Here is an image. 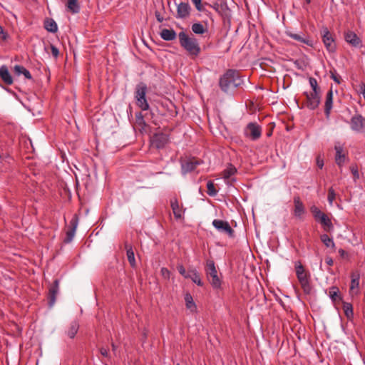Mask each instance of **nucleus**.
Segmentation results:
<instances>
[{
    "label": "nucleus",
    "mask_w": 365,
    "mask_h": 365,
    "mask_svg": "<svg viewBox=\"0 0 365 365\" xmlns=\"http://www.w3.org/2000/svg\"><path fill=\"white\" fill-rule=\"evenodd\" d=\"M242 83V80L238 72L231 69L221 76L219 82L220 88L225 93H227L230 89L240 86Z\"/></svg>",
    "instance_id": "1"
},
{
    "label": "nucleus",
    "mask_w": 365,
    "mask_h": 365,
    "mask_svg": "<svg viewBox=\"0 0 365 365\" xmlns=\"http://www.w3.org/2000/svg\"><path fill=\"white\" fill-rule=\"evenodd\" d=\"M205 272L207 279L213 289H219L222 287V274L218 272L215 263L212 259L206 260Z\"/></svg>",
    "instance_id": "2"
},
{
    "label": "nucleus",
    "mask_w": 365,
    "mask_h": 365,
    "mask_svg": "<svg viewBox=\"0 0 365 365\" xmlns=\"http://www.w3.org/2000/svg\"><path fill=\"white\" fill-rule=\"evenodd\" d=\"M180 46L186 50L188 53L193 56H197L200 53V47L198 41L194 36H190L184 31L178 34Z\"/></svg>",
    "instance_id": "3"
},
{
    "label": "nucleus",
    "mask_w": 365,
    "mask_h": 365,
    "mask_svg": "<svg viewBox=\"0 0 365 365\" xmlns=\"http://www.w3.org/2000/svg\"><path fill=\"white\" fill-rule=\"evenodd\" d=\"M147 86L143 83H140L136 86L135 91V99L136 105L142 110H148L150 108L146 99Z\"/></svg>",
    "instance_id": "4"
},
{
    "label": "nucleus",
    "mask_w": 365,
    "mask_h": 365,
    "mask_svg": "<svg viewBox=\"0 0 365 365\" xmlns=\"http://www.w3.org/2000/svg\"><path fill=\"white\" fill-rule=\"evenodd\" d=\"M297 277L301 284L303 291L305 293H309L311 287L309 284V279L307 273L305 272L303 265L300 262H297L295 264Z\"/></svg>",
    "instance_id": "5"
},
{
    "label": "nucleus",
    "mask_w": 365,
    "mask_h": 365,
    "mask_svg": "<svg viewBox=\"0 0 365 365\" xmlns=\"http://www.w3.org/2000/svg\"><path fill=\"white\" fill-rule=\"evenodd\" d=\"M262 127L256 123H249L244 128V135L250 140H257L262 135Z\"/></svg>",
    "instance_id": "6"
},
{
    "label": "nucleus",
    "mask_w": 365,
    "mask_h": 365,
    "mask_svg": "<svg viewBox=\"0 0 365 365\" xmlns=\"http://www.w3.org/2000/svg\"><path fill=\"white\" fill-rule=\"evenodd\" d=\"M214 227L220 232L225 233L230 237H233L234 230L227 221L215 219L212 221Z\"/></svg>",
    "instance_id": "7"
},
{
    "label": "nucleus",
    "mask_w": 365,
    "mask_h": 365,
    "mask_svg": "<svg viewBox=\"0 0 365 365\" xmlns=\"http://www.w3.org/2000/svg\"><path fill=\"white\" fill-rule=\"evenodd\" d=\"M59 292V280L55 279L53 284L48 288V303L50 307H52L56 303L57 295Z\"/></svg>",
    "instance_id": "8"
},
{
    "label": "nucleus",
    "mask_w": 365,
    "mask_h": 365,
    "mask_svg": "<svg viewBox=\"0 0 365 365\" xmlns=\"http://www.w3.org/2000/svg\"><path fill=\"white\" fill-rule=\"evenodd\" d=\"M322 41L324 43L325 47L329 52H333L335 51L336 46L334 43V38L332 35L329 31L327 28H324L322 31Z\"/></svg>",
    "instance_id": "9"
},
{
    "label": "nucleus",
    "mask_w": 365,
    "mask_h": 365,
    "mask_svg": "<svg viewBox=\"0 0 365 365\" xmlns=\"http://www.w3.org/2000/svg\"><path fill=\"white\" fill-rule=\"evenodd\" d=\"M168 142L169 136L163 133H155L152 138V144L158 149L163 148Z\"/></svg>",
    "instance_id": "10"
},
{
    "label": "nucleus",
    "mask_w": 365,
    "mask_h": 365,
    "mask_svg": "<svg viewBox=\"0 0 365 365\" xmlns=\"http://www.w3.org/2000/svg\"><path fill=\"white\" fill-rule=\"evenodd\" d=\"M78 224V217L76 215H73L71 220L70 221V226L68 230L66 231V237L64 239L65 243L71 242L75 235L77 227Z\"/></svg>",
    "instance_id": "11"
},
{
    "label": "nucleus",
    "mask_w": 365,
    "mask_h": 365,
    "mask_svg": "<svg viewBox=\"0 0 365 365\" xmlns=\"http://www.w3.org/2000/svg\"><path fill=\"white\" fill-rule=\"evenodd\" d=\"M307 101L305 106L310 110L316 109L320 103V96L317 93H306Z\"/></svg>",
    "instance_id": "12"
},
{
    "label": "nucleus",
    "mask_w": 365,
    "mask_h": 365,
    "mask_svg": "<svg viewBox=\"0 0 365 365\" xmlns=\"http://www.w3.org/2000/svg\"><path fill=\"white\" fill-rule=\"evenodd\" d=\"M350 125L353 130L361 132L365 128V118L361 115H355L351 118Z\"/></svg>",
    "instance_id": "13"
},
{
    "label": "nucleus",
    "mask_w": 365,
    "mask_h": 365,
    "mask_svg": "<svg viewBox=\"0 0 365 365\" xmlns=\"http://www.w3.org/2000/svg\"><path fill=\"white\" fill-rule=\"evenodd\" d=\"M286 34L288 36H289L290 38H292V39H294L298 42L304 43V44L310 46H312V45H313L312 40L310 39L309 37L306 36L302 32H300L299 34H294L291 31H287Z\"/></svg>",
    "instance_id": "14"
},
{
    "label": "nucleus",
    "mask_w": 365,
    "mask_h": 365,
    "mask_svg": "<svg viewBox=\"0 0 365 365\" xmlns=\"http://www.w3.org/2000/svg\"><path fill=\"white\" fill-rule=\"evenodd\" d=\"M344 38L348 43L354 47L360 48L362 46L360 38L351 31H348L344 34Z\"/></svg>",
    "instance_id": "15"
},
{
    "label": "nucleus",
    "mask_w": 365,
    "mask_h": 365,
    "mask_svg": "<svg viewBox=\"0 0 365 365\" xmlns=\"http://www.w3.org/2000/svg\"><path fill=\"white\" fill-rule=\"evenodd\" d=\"M191 7L188 3L181 2L177 5V16L178 19H185L190 15Z\"/></svg>",
    "instance_id": "16"
},
{
    "label": "nucleus",
    "mask_w": 365,
    "mask_h": 365,
    "mask_svg": "<svg viewBox=\"0 0 365 365\" xmlns=\"http://www.w3.org/2000/svg\"><path fill=\"white\" fill-rule=\"evenodd\" d=\"M294 215L297 218L301 220L303 215L305 213V207L299 197L297 196L294 197Z\"/></svg>",
    "instance_id": "17"
},
{
    "label": "nucleus",
    "mask_w": 365,
    "mask_h": 365,
    "mask_svg": "<svg viewBox=\"0 0 365 365\" xmlns=\"http://www.w3.org/2000/svg\"><path fill=\"white\" fill-rule=\"evenodd\" d=\"M200 164V162L195 159H190L183 163L181 165L182 173L185 175L187 173L193 171L196 167Z\"/></svg>",
    "instance_id": "18"
},
{
    "label": "nucleus",
    "mask_w": 365,
    "mask_h": 365,
    "mask_svg": "<svg viewBox=\"0 0 365 365\" xmlns=\"http://www.w3.org/2000/svg\"><path fill=\"white\" fill-rule=\"evenodd\" d=\"M0 78L6 85L10 86L14 83L12 76L10 73L7 66L6 65H2L0 67Z\"/></svg>",
    "instance_id": "19"
},
{
    "label": "nucleus",
    "mask_w": 365,
    "mask_h": 365,
    "mask_svg": "<svg viewBox=\"0 0 365 365\" xmlns=\"http://www.w3.org/2000/svg\"><path fill=\"white\" fill-rule=\"evenodd\" d=\"M79 329V323L76 320L71 322L65 330V334L70 339H73Z\"/></svg>",
    "instance_id": "20"
},
{
    "label": "nucleus",
    "mask_w": 365,
    "mask_h": 365,
    "mask_svg": "<svg viewBox=\"0 0 365 365\" xmlns=\"http://www.w3.org/2000/svg\"><path fill=\"white\" fill-rule=\"evenodd\" d=\"M351 277L350 292L356 294L359 292L360 275L358 272H354L351 274Z\"/></svg>",
    "instance_id": "21"
},
{
    "label": "nucleus",
    "mask_w": 365,
    "mask_h": 365,
    "mask_svg": "<svg viewBox=\"0 0 365 365\" xmlns=\"http://www.w3.org/2000/svg\"><path fill=\"white\" fill-rule=\"evenodd\" d=\"M161 38L165 41H173L177 37V34L173 29H163L160 32Z\"/></svg>",
    "instance_id": "22"
},
{
    "label": "nucleus",
    "mask_w": 365,
    "mask_h": 365,
    "mask_svg": "<svg viewBox=\"0 0 365 365\" xmlns=\"http://www.w3.org/2000/svg\"><path fill=\"white\" fill-rule=\"evenodd\" d=\"M171 207H172L175 217L176 219L182 218L184 211L180 207L179 202L177 199L175 198L171 200Z\"/></svg>",
    "instance_id": "23"
},
{
    "label": "nucleus",
    "mask_w": 365,
    "mask_h": 365,
    "mask_svg": "<svg viewBox=\"0 0 365 365\" xmlns=\"http://www.w3.org/2000/svg\"><path fill=\"white\" fill-rule=\"evenodd\" d=\"M187 279H190L197 286H203L204 284L200 278V275L196 269L190 270Z\"/></svg>",
    "instance_id": "24"
},
{
    "label": "nucleus",
    "mask_w": 365,
    "mask_h": 365,
    "mask_svg": "<svg viewBox=\"0 0 365 365\" xmlns=\"http://www.w3.org/2000/svg\"><path fill=\"white\" fill-rule=\"evenodd\" d=\"M318 221L322 224L325 231L330 232L334 229L331 220L326 214L322 215V217Z\"/></svg>",
    "instance_id": "25"
},
{
    "label": "nucleus",
    "mask_w": 365,
    "mask_h": 365,
    "mask_svg": "<svg viewBox=\"0 0 365 365\" xmlns=\"http://www.w3.org/2000/svg\"><path fill=\"white\" fill-rule=\"evenodd\" d=\"M14 71L15 74L17 76L24 75V77L29 80H31L32 78L31 74L30 73L29 71L22 66H14Z\"/></svg>",
    "instance_id": "26"
},
{
    "label": "nucleus",
    "mask_w": 365,
    "mask_h": 365,
    "mask_svg": "<svg viewBox=\"0 0 365 365\" xmlns=\"http://www.w3.org/2000/svg\"><path fill=\"white\" fill-rule=\"evenodd\" d=\"M336 156L335 161L339 166H341L345 161V155L342 153L343 148L340 145H335Z\"/></svg>",
    "instance_id": "27"
},
{
    "label": "nucleus",
    "mask_w": 365,
    "mask_h": 365,
    "mask_svg": "<svg viewBox=\"0 0 365 365\" xmlns=\"http://www.w3.org/2000/svg\"><path fill=\"white\" fill-rule=\"evenodd\" d=\"M125 247L126 249L128 260L130 266L132 267H135L136 262H135V254H134L132 247L127 243L125 245Z\"/></svg>",
    "instance_id": "28"
},
{
    "label": "nucleus",
    "mask_w": 365,
    "mask_h": 365,
    "mask_svg": "<svg viewBox=\"0 0 365 365\" xmlns=\"http://www.w3.org/2000/svg\"><path fill=\"white\" fill-rule=\"evenodd\" d=\"M332 103H333V93L331 90H329L326 96V101H325V113L328 116L330 113V111L332 108Z\"/></svg>",
    "instance_id": "29"
},
{
    "label": "nucleus",
    "mask_w": 365,
    "mask_h": 365,
    "mask_svg": "<svg viewBox=\"0 0 365 365\" xmlns=\"http://www.w3.org/2000/svg\"><path fill=\"white\" fill-rule=\"evenodd\" d=\"M185 302L187 309H189L191 312H196L197 306L194 302L192 297L190 294L187 293L185 295Z\"/></svg>",
    "instance_id": "30"
},
{
    "label": "nucleus",
    "mask_w": 365,
    "mask_h": 365,
    "mask_svg": "<svg viewBox=\"0 0 365 365\" xmlns=\"http://www.w3.org/2000/svg\"><path fill=\"white\" fill-rule=\"evenodd\" d=\"M44 28L49 32L56 33L58 31V26L52 19H47L44 22Z\"/></svg>",
    "instance_id": "31"
},
{
    "label": "nucleus",
    "mask_w": 365,
    "mask_h": 365,
    "mask_svg": "<svg viewBox=\"0 0 365 365\" xmlns=\"http://www.w3.org/2000/svg\"><path fill=\"white\" fill-rule=\"evenodd\" d=\"M67 8L73 14H77L80 11L78 0H67Z\"/></svg>",
    "instance_id": "32"
},
{
    "label": "nucleus",
    "mask_w": 365,
    "mask_h": 365,
    "mask_svg": "<svg viewBox=\"0 0 365 365\" xmlns=\"http://www.w3.org/2000/svg\"><path fill=\"white\" fill-rule=\"evenodd\" d=\"M212 6L217 13L222 15L227 16L229 14L230 11H228V8L225 4H214Z\"/></svg>",
    "instance_id": "33"
},
{
    "label": "nucleus",
    "mask_w": 365,
    "mask_h": 365,
    "mask_svg": "<svg viewBox=\"0 0 365 365\" xmlns=\"http://www.w3.org/2000/svg\"><path fill=\"white\" fill-rule=\"evenodd\" d=\"M237 173V169L232 164L222 172V178L225 180H228L231 176L234 175Z\"/></svg>",
    "instance_id": "34"
},
{
    "label": "nucleus",
    "mask_w": 365,
    "mask_h": 365,
    "mask_svg": "<svg viewBox=\"0 0 365 365\" xmlns=\"http://www.w3.org/2000/svg\"><path fill=\"white\" fill-rule=\"evenodd\" d=\"M191 29L195 34H203L207 31V29L200 22L193 24Z\"/></svg>",
    "instance_id": "35"
},
{
    "label": "nucleus",
    "mask_w": 365,
    "mask_h": 365,
    "mask_svg": "<svg viewBox=\"0 0 365 365\" xmlns=\"http://www.w3.org/2000/svg\"><path fill=\"white\" fill-rule=\"evenodd\" d=\"M320 239L327 247H331L332 249L335 248V244L333 239L330 238L327 234L322 235Z\"/></svg>",
    "instance_id": "36"
},
{
    "label": "nucleus",
    "mask_w": 365,
    "mask_h": 365,
    "mask_svg": "<svg viewBox=\"0 0 365 365\" xmlns=\"http://www.w3.org/2000/svg\"><path fill=\"white\" fill-rule=\"evenodd\" d=\"M343 309H344L346 317L348 319H351L353 317L354 312H353V307H352L351 304L344 302L343 304Z\"/></svg>",
    "instance_id": "37"
},
{
    "label": "nucleus",
    "mask_w": 365,
    "mask_h": 365,
    "mask_svg": "<svg viewBox=\"0 0 365 365\" xmlns=\"http://www.w3.org/2000/svg\"><path fill=\"white\" fill-rule=\"evenodd\" d=\"M339 293V290L336 287H331L329 291V296L334 302L340 299Z\"/></svg>",
    "instance_id": "38"
},
{
    "label": "nucleus",
    "mask_w": 365,
    "mask_h": 365,
    "mask_svg": "<svg viewBox=\"0 0 365 365\" xmlns=\"http://www.w3.org/2000/svg\"><path fill=\"white\" fill-rule=\"evenodd\" d=\"M310 211L313 214V216L315 218L316 220H319L321 217H322V215H324V213L322 212L317 206L315 205H313L310 208Z\"/></svg>",
    "instance_id": "39"
},
{
    "label": "nucleus",
    "mask_w": 365,
    "mask_h": 365,
    "mask_svg": "<svg viewBox=\"0 0 365 365\" xmlns=\"http://www.w3.org/2000/svg\"><path fill=\"white\" fill-rule=\"evenodd\" d=\"M309 85H310L311 88L313 90V91L312 93H320V88L318 86L317 79L313 77H310L309 78Z\"/></svg>",
    "instance_id": "40"
},
{
    "label": "nucleus",
    "mask_w": 365,
    "mask_h": 365,
    "mask_svg": "<svg viewBox=\"0 0 365 365\" xmlns=\"http://www.w3.org/2000/svg\"><path fill=\"white\" fill-rule=\"evenodd\" d=\"M207 194L210 196L214 197L217 195V190L215 187V185L212 181L207 182Z\"/></svg>",
    "instance_id": "41"
},
{
    "label": "nucleus",
    "mask_w": 365,
    "mask_h": 365,
    "mask_svg": "<svg viewBox=\"0 0 365 365\" xmlns=\"http://www.w3.org/2000/svg\"><path fill=\"white\" fill-rule=\"evenodd\" d=\"M335 197H336V193H335L334 189L332 187H330L329 189L328 197H327V200H328L329 205H331L333 204V201L334 200Z\"/></svg>",
    "instance_id": "42"
},
{
    "label": "nucleus",
    "mask_w": 365,
    "mask_h": 365,
    "mask_svg": "<svg viewBox=\"0 0 365 365\" xmlns=\"http://www.w3.org/2000/svg\"><path fill=\"white\" fill-rule=\"evenodd\" d=\"M177 269H178V270L179 273H180L182 276H183L185 278H187V277H189V276H188L189 272H186L185 268L183 267V265H182V264H178V266H177Z\"/></svg>",
    "instance_id": "43"
},
{
    "label": "nucleus",
    "mask_w": 365,
    "mask_h": 365,
    "mask_svg": "<svg viewBox=\"0 0 365 365\" xmlns=\"http://www.w3.org/2000/svg\"><path fill=\"white\" fill-rule=\"evenodd\" d=\"M161 275L164 279H170V272L165 267H163L160 269Z\"/></svg>",
    "instance_id": "44"
},
{
    "label": "nucleus",
    "mask_w": 365,
    "mask_h": 365,
    "mask_svg": "<svg viewBox=\"0 0 365 365\" xmlns=\"http://www.w3.org/2000/svg\"><path fill=\"white\" fill-rule=\"evenodd\" d=\"M8 38V34L4 31L2 26H0V41H5Z\"/></svg>",
    "instance_id": "45"
},
{
    "label": "nucleus",
    "mask_w": 365,
    "mask_h": 365,
    "mask_svg": "<svg viewBox=\"0 0 365 365\" xmlns=\"http://www.w3.org/2000/svg\"><path fill=\"white\" fill-rule=\"evenodd\" d=\"M192 3L195 4L196 9L199 11H202V6L201 4L202 0H192Z\"/></svg>",
    "instance_id": "46"
},
{
    "label": "nucleus",
    "mask_w": 365,
    "mask_h": 365,
    "mask_svg": "<svg viewBox=\"0 0 365 365\" xmlns=\"http://www.w3.org/2000/svg\"><path fill=\"white\" fill-rule=\"evenodd\" d=\"M51 53L54 57H57L59 54L58 49L53 45H51Z\"/></svg>",
    "instance_id": "47"
},
{
    "label": "nucleus",
    "mask_w": 365,
    "mask_h": 365,
    "mask_svg": "<svg viewBox=\"0 0 365 365\" xmlns=\"http://www.w3.org/2000/svg\"><path fill=\"white\" fill-rule=\"evenodd\" d=\"M351 171L352 174L354 175V177H355L356 178H359V172H358L357 168L352 166V167L351 168Z\"/></svg>",
    "instance_id": "48"
},
{
    "label": "nucleus",
    "mask_w": 365,
    "mask_h": 365,
    "mask_svg": "<svg viewBox=\"0 0 365 365\" xmlns=\"http://www.w3.org/2000/svg\"><path fill=\"white\" fill-rule=\"evenodd\" d=\"M100 352H101V355H103L105 357H108V356H109L108 351L106 348H103V347L101 348Z\"/></svg>",
    "instance_id": "49"
},
{
    "label": "nucleus",
    "mask_w": 365,
    "mask_h": 365,
    "mask_svg": "<svg viewBox=\"0 0 365 365\" xmlns=\"http://www.w3.org/2000/svg\"><path fill=\"white\" fill-rule=\"evenodd\" d=\"M317 165L320 169H322L324 166V161L320 158V157L317 158Z\"/></svg>",
    "instance_id": "50"
},
{
    "label": "nucleus",
    "mask_w": 365,
    "mask_h": 365,
    "mask_svg": "<svg viewBox=\"0 0 365 365\" xmlns=\"http://www.w3.org/2000/svg\"><path fill=\"white\" fill-rule=\"evenodd\" d=\"M338 252H339L340 257L342 258H344L348 256L347 252L345 250H344L343 249H339Z\"/></svg>",
    "instance_id": "51"
},
{
    "label": "nucleus",
    "mask_w": 365,
    "mask_h": 365,
    "mask_svg": "<svg viewBox=\"0 0 365 365\" xmlns=\"http://www.w3.org/2000/svg\"><path fill=\"white\" fill-rule=\"evenodd\" d=\"M325 262H326V263H327L329 266H332V265H333V264H334V261H333L332 258H331V257H327L325 258Z\"/></svg>",
    "instance_id": "52"
},
{
    "label": "nucleus",
    "mask_w": 365,
    "mask_h": 365,
    "mask_svg": "<svg viewBox=\"0 0 365 365\" xmlns=\"http://www.w3.org/2000/svg\"><path fill=\"white\" fill-rule=\"evenodd\" d=\"M331 78L335 81L337 83H340V76H336L334 73H331Z\"/></svg>",
    "instance_id": "53"
},
{
    "label": "nucleus",
    "mask_w": 365,
    "mask_h": 365,
    "mask_svg": "<svg viewBox=\"0 0 365 365\" xmlns=\"http://www.w3.org/2000/svg\"><path fill=\"white\" fill-rule=\"evenodd\" d=\"M111 346H112L113 351L115 354V351L117 349V346L115 344L112 343Z\"/></svg>",
    "instance_id": "54"
},
{
    "label": "nucleus",
    "mask_w": 365,
    "mask_h": 365,
    "mask_svg": "<svg viewBox=\"0 0 365 365\" xmlns=\"http://www.w3.org/2000/svg\"><path fill=\"white\" fill-rule=\"evenodd\" d=\"M156 17H157V19L158 21L161 22L163 21V19L160 18V16L159 15H157Z\"/></svg>",
    "instance_id": "55"
},
{
    "label": "nucleus",
    "mask_w": 365,
    "mask_h": 365,
    "mask_svg": "<svg viewBox=\"0 0 365 365\" xmlns=\"http://www.w3.org/2000/svg\"><path fill=\"white\" fill-rule=\"evenodd\" d=\"M272 135V133H268L267 135L270 136Z\"/></svg>",
    "instance_id": "56"
},
{
    "label": "nucleus",
    "mask_w": 365,
    "mask_h": 365,
    "mask_svg": "<svg viewBox=\"0 0 365 365\" xmlns=\"http://www.w3.org/2000/svg\"><path fill=\"white\" fill-rule=\"evenodd\" d=\"M177 365H180L179 364H178Z\"/></svg>",
    "instance_id": "57"
}]
</instances>
